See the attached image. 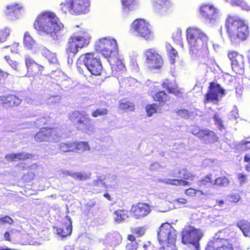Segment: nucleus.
I'll list each match as a JSON object with an SVG mask.
<instances>
[{"label":"nucleus","instance_id":"nucleus-48","mask_svg":"<svg viewBox=\"0 0 250 250\" xmlns=\"http://www.w3.org/2000/svg\"><path fill=\"white\" fill-rule=\"evenodd\" d=\"M10 35V29L8 28L5 27L0 30V41L1 42H5L7 37Z\"/></svg>","mask_w":250,"mask_h":250},{"label":"nucleus","instance_id":"nucleus-53","mask_svg":"<svg viewBox=\"0 0 250 250\" xmlns=\"http://www.w3.org/2000/svg\"><path fill=\"white\" fill-rule=\"evenodd\" d=\"M172 39L175 42H180L182 41V31L178 30L172 34Z\"/></svg>","mask_w":250,"mask_h":250},{"label":"nucleus","instance_id":"nucleus-34","mask_svg":"<svg viewBox=\"0 0 250 250\" xmlns=\"http://www.w3.org/2000/svg\"><path fill=\"white\" fill-rule=\"evenodd\" d=\"M114 219L118 223L122 222L128 218V212L125 209H118L114 211Z\"/></svg>","mask_w":250,"mask_h":250},{"label":"nucleus","instance_id":"nucleus-57","mask_svg":"<svg viewBox=\"0 0 250 250\" xmlns=\"http://www.w3.org/2000/svg\"><path fill=\"white\" fill-rule=\"evenodd\" d=\"M4 58L13 68L15 70L17 69L18 64L16 61L12 60L9 56H5Z\"/></svg>","mask_w":250,"mask_h":250},{"label":"nucleus","instance_id":"nucleus-33","mask_svg":"<svg viewBox=\"0 0 250 250\" xmlns=\"http://www.w3.org/2000/svg\"><path fill=\"white\" fill-rule=\"evenodd\" d=\"M166 48L169 57L170 63L174 64L175 62L176 58L178 56V52L168 42L166 43Z\"/></svg>","mask_w":250,"mask_h":250},{"label":"nucleus","instance_id":"nucleus-59","mask_svg":"<svg viewBox=\"0 0 250 250\" xmlns=\"http://www.w3.org/2000/svg\"><path fill=\"white\" fill-rule=\"evenodd\" d=\"M47 54H46L45 57L47 58L48 61L51 62H54L57 61V58L56 56L53 54L51 52L47 50Z\"/></svg>","mask_w":250,"mask_h":250},{"label":"nucleus","instance_id":"nucleus-30","mask_svg":"<svg viewBox=\"0 0 250 250\" xmlns=\"http://www.w3.org/2000/svg\"><path fill=\"white\" fill-rule=\"evenodd\" d=\"M108 61L110 62L113 71L120 72L124 70L125 68V65L121 61L117 58V56L116 58L113 59H108Z\"/></svg>","mask_w":250,"mask_h":250},{"label":"nucleus","instance_id":"nucleus-36","mask_svg":"<svg viewBox=\"0 0 250 250\" xmlns=\"http://www.w3.org/2000/svg\"><path fill=\"white\" fill-rule=\"evenodd\" d=\"M166 184L175 186H187L189 183L185 180L181 179H167L165 182Z\"/></svg>","mask_w":250,"mask_h":250},{"label":"nucleus","instance_id":"nucleus-7","mask_svg":"<svg viewBox=\"0 0 250 250\" xmlns=\"http://www.w3.org/2000/svg\"><path fill=\"white\" fill-rule=\"evenodd\" d=\"M61 6L65 13L68 11L75 15H81L88 12L90 2L89 0H65Z\"/></svg>","mask_w":250,"mask_h":250},{"label":"nucleus","instance_id":"nucleus-51","mask_svg":"<svg viewBox=\"0 0 250 250\" xmlns=\"http://www.w3.org/2000/svg\"><path fill=\"white\" fill-rule=\"evenodd\" d=\"M213 119L215 122V124L217 125L219 130H222L224 128V126L223 124V121L219 117L218 114H215L213 115Z\"/></svg>","mask_w":250,"mask_h":250},{"label":"nucleus","instance_id":"nucleus-28","mask_svg":"<svg viewBox=\"0 0 250 250\" xmlns=\"http://www.w3.org/2000/svg\"><path fill=\"white\" fill-rule=\"evenodd\" d=\"M73 147L74 152L78 153H82L90 149L88 142L85 141H74Z\"/></svg>","mask_w":250,"mask_h":250},{"label":"nucleus","instance_id":"nucleus-49","mask_svg":"<svg viewBox=\"0 0 250 250\" xmlns=\"http://www.w3.org/2000/svg\"><path fill=\"white\" fill-rule=\"evenodd\" d=\"M237 146L243 151L250 150V141L245 140H242L238 144Z\"/></svg>","mask_w":250,"mask_h":250},{"label":"nucleus","instance_id":"nucleus-10","mask_svg":"<svg viewBox=\"0 0 250 250\" xmlns=\"http://www.w3.org/2000/svg\"><path fill=\"white\" fill-rule=\"evenodd\" d=\"M61 135L58 129L55 127H42L34 136V140L37 142H47L57 143L59 141Z\"/></svg>","mask_w":250,"mask_h":250},{"label":"nucleus","instance_id":"nucleus-61","mask_svg":"<svg viewBox=\"0 0 250 250\" xmlns=\"http://www.w3.org/2000/svg\"><path fill=\"white\" fill-rule=\"evenodd\" d=\"M10 47L11 51L13 53H17L18 51V43H14L11 46H9Z\"/></svg>","mask_w":250,"mask_h":250},{"label":"nucleus","instance_id":"nucleus-11","mask_svg":"<svg viewBox=\"0 0 250 250\" xmlns=\"http://www.w3.org/2000/svg\"><path fill=\"white\" fill-rule=\"evenodd\" d=\"M89 42V39L85 35H73L68 40L66 51L67 54L75 56L78 52L79 49L87 46Z\"/></svg>","mask_w":250,"mask_h":250},{"label":"nucleus","instance_id":"nucleus-19","mask_svg":"<svg viewBox=\"0 0 250 250\" xmlns=\"http://www.w3.org/2000/svg\"><path fill=\"white\" fill-rule=\"evenodd\" d=\"M205 250H234V247L229 239L217 238L208 242Z\"/></svg>","mask_w":250,"mask_h":250},{"label":"nucleus","instance_id":"nucleus-62","mask_svg":"<svg viewBox=\"0 0 250 250\" xmlns=\"http://www.w3.org/2000/svg\"><path fill=\"white\" fill-rule=\"evenodd\" d=\"M176 202L180 205L186 204L188 203V200L184 198H180L176 200Z\"/></svg>","mask_w":250,"mask_h":250},{"label":"nucleus","instance_id":"nucleus-50","mask_svg":"<svg viewBox=\"0 0 250 250\" xmlns=\"http://www.w3.org/2000/svg\"><path fill=\"white\" fill-rule=\"evenodd\" d=\"M196 177V175L189 172L187 169L184 168L182 178L185 180L193 181Z\"/></svg>","mask_w":250,"mask_h":250},{"label":"nucleus","instance_id":"nucleus-55","mask_svg":"<svg viewBox=\"0 0 250 250\" xmlns=\"http://www.w3.org/2000/svg\"><path fill=\"white\" fill-rule=\"evenodd\" d=\"M237 177L241 185H243L247 182V175L244 174L242 173H240L237 174Z\"/></svg>","mask_w":250,"mask_h":250},{"label":"nucleus","instance_id":"nucleus-18","mask_svg":"<svg viewBox=\"0 0 250 250\" xmlns=\"http://www.w3.org/2000/svg\"><path fill=\"white\" fill-rule=\"evenodd\" d=\"M219 94L222 96L225 95L224 89L222 88L219 83L215 82H210L208 88V91L205 95L204 104L213 101H218Z\"/></svg>","mask_w":250,"mask_h":250},{"label":"nucleus","instance_id":"nucleus-23","mask_svg":"<svg viewBox=\"0 0 250 250\" xmlns=\"http://www.w3.org/2000/svg\"><path fill=\"white\" fill-rule=\"evenodd\" d=\"M152 3L156 12L161 15L168 13L171 7L169 0H153Z\"/></svg>","mask_w":250,"mask_h":250},{"label":"nucleus","instance_id":"nucleus-35","mask_svg":"<svg viewBox=\"0 0 250 250\" xmlns=\"http://www.w3.org/2000/svg\"><path fill=\"white\" fill-rule=\"evenodd\" d=\"M208 184L213 185L212 174L210 173L204 176L197 182L198 186L203 188H206Z\"/></svg>","mask_w":250,"mask_h":250},{"label":"nucleus","instance_id":"nucleus-52","mask_svg":"<svg viewBox=\"0 0 250 250\" xmlns=\"http://www.w3.org/2000/svg\"><path fill=\"white\" fill-rule=\"evenodd\" d=\"M13 223V219L9 216L5 215L2 217H0V226L5 224L12 225Z\"/></svg>","mask_w":250,"mask_h":250},{"label":"nucleus","instance_id":"nucleus-24","mask_svg":"<svg viewBox=\"0 0 250 250\" xmlns=\"http://www.w3.org/2000/svg\"><path fill=\"white\" fill-rule=\"evenodd\" d=\"M33 154L24 152L16 153H11L6 155L5 158L9 162L16 161L17 160L24 161L34 157Z\"/></svg>","mask_w":250,"mask_h":250},{"label":"nucleus","instance_id":"nucleus-60","mask_svg":"<svg viewBox=\"0 0 250 250\" xmlns=\"http://www.w3.org/2000/svg\"><path fill=\"white\" fill-rule=\"evenodd\" d=\"M230 201L236 203L240 200V196L237 194H232L229 196Z\"/></svg>","mask_w":250,"mask_h":250},{"label":"nucleus","instance_id":"nucleus-38","mask_svg":"<svg viewBox=\"0 0 250 250\" xmlns=\"http://www.w3.org/2000/svg\"><path fill=\"white\" fill-rule=\"evenodd\" d=\"M229 179L227 177L223 176L217 177L213 181V185L220 188H224L229 186Z\"/></svg>","mask_w":250,"mask_h":250},{"label":"nucleus","instance_id":"nucleus-45","mask_svg":"<svg viewBox=\"0 0 250 250\" xmlns=\"http://www.w3.org/2000/svg\"><path fill=\"white\" fill-rule=\"evenodd\" d=\"M157 105L156 104L153 103L151 104H147L146 107V110L147 113V116L148 117L151 116L153 114L157 112Z\"/></svg>","mask_w":250,"mask_h":250},{"label":"nucleus","instance_id":"nucleus-16","mask_svg":"<svg viewBox=\"0 0 250 250\" xmlns=\"http://www.w3.org/2000/svg\"><path fill=\"white\" fill-rule=\"evenodd\" d=\"M130 211L134 218L141 219L150 214L151 208L150 205L148 203L138 202L131 206Z\"/></svg>","mask_w":250,"mask_h":250},{"label":"nucleus","instance_id":"nucleus-63","mask_svg":"<svg viewBox=\"0 0 250 250\" xmlns=\"http://www.w3.org/2000/svg\"><path fill=\"white\" fill-rule=\"evenodd\" d=\"M100 184L104 185V183L103 182V180L101 179V178H99L96 180L93 181V186L95 187L99 186Z\"/></svg>","mask_w":250,"mask_h":250},{"label":"nucleus","instance_id":"nucleus-56","mask_svg":"<svg viewBox=\"0 0 250 250\" xmlns=\"http://www.w3.org/2000/svg\"><path fill=\"white\" fill-rule=\"evenodd\" d=\"M184 168H175L173 170L172 176L177 177L178 178H182Z\"/></svg>","mask_w":250,"mask_h":250},{"label":"nucleus","instance_id":"nucleus-58","mask_svg":"<svg viewBox=\"0 0 250 250\" xmlns=\"http://www.w3.org/2000/svg\"><path fill=\"white\" fill-rule=\"evenodd\" d=\"M244 162L245 163H248L249 164L245 165V168L247 171H250V155L247 154L245 155L244 157Z\"/></svg>","mask_w":250,"mask_h":250},{"label":"nucleus","instance_id":"nucleus-46","mask_svg":"<svg viewBox=\"0 0 250 250\" xmlns=\"http://www.w3.org/2000/svg\"><path fill=\"white\" fill-rule=\"evenodd\" d=\"M110 239L111 244L114 246L120 244L122 240V236L119 233H114L112 234Z\"/></svg>","mask_w":250,"mask_h":250},{"label":"nucleus","instance_id":"nucleus-54","mask_svg":"<svg viewBox=\"0 0 250 250\" xmlns=\"http://www.w3.org/2000/svg\"><path fill=\"white\" fill-rule=\"evenodd\" d=\"M176 113L184 118H188L189 114V111L185 109H179L176 111Z\"/></svg>","mask_w":250,"mask_h":250},{"label":"nucleus","instance_id":"nucleus-25","mask_svg":"<svg viewBox=\"0 0 250 250\" xmlns=\"http://www.w3.org/2000/svg\"><path fill=\"white\" fill-rule=\"evenodd\" d=\"M162 86L165 89L168 93H171L176 96L182 94V92L177 84H173L168 79H165L162 83Z\"/></svg>","mask_w":250,"mask_h":250},{"label":"nucleus","instance_id":"nucleus-41","mask_svg":"<svg viewBox=\"0 0 250 250\" xmlns=\"http://www.w3.org/2000/svg\"><path fill=\"white\" fill-rule=\"evenodd\" d=\"M130 231L137 237H141L145 234L146 228L145 226L133 227L130 228Z\"/></svg>","mask_w":250,"mask_h":250},{"label":"nucleus","instance_id":"nucleus-15","mask_svg":"<svg viewBox=\"0 0 250 250\" xmlns=\"http://www.w3.org/2000/svg\"><path fill=\"white\" fill-rule=\"evenodd\" d=\"M146 63L152 70L159 69L163 65V59L158 51L154 48L146 49L145 52Z\"/></svg>","mask_w":250,"mask_h":250},{"label":"nucleus","instance_id":"nucleus-26","mask_svg":"<svg viewBox=\"0 0 250 250\" xmlns=\"http://www.w3.org/2000/svg\"><path fill=\"white\" fill-rule=\"evenodd\" d=\"M153 100L158 103L160 106H163L170 100V96L164 91H158L152 95Z\"/></svg>","mask_w":250,"mask_h":250},{"label":"nucleus","instance_id":"nucleus-32","mask_svg":"<svg viewBox=\"0 0 250 250\" xmlns=\"http://www.w3.org/2000/svg\"><path fill=\"white\" fill-rule=\"evenodd\" d=\"M23 44L26 48L30 50L34 49L37 46L35 41L28 32H26L24 34Z\"/></svg>","mask_w":250,"mask_h":250},{"label":"nucleus","instance_id":"nucleus-29","mask_svg":"<svg viewBox=\"0 0 250 250\" xmlns=\"http://www.w3.org/2000/svg\"><path fill=\"white\" fill-rule=\"evenodd\" d=\"M74 141L62 142L58 145L59 150L61 153L74 152Z\"/></svg>","mask_w":250,"mask_h":250},{"label":"nucleus","instance_id":"nucleus-5","mask_svg":"<svg viewBox=\"0 0 250 250\" xmlns=\"http://www.w3.org/2000/svg\"><path fill=\"white\" fill-rule=\"evenodd\" d=\"M176 230L168 223H163L159 228L158 239L164 250H172L177 240Z\"/></svg>","mask_w":250,"mask_h":250},{"label":"nucleus","instance_id":"nucleus-43","mask_svg":"<svg viewBox=\"0 0 250 250\" xmlns=\"http://www.w3.org/2000/svg\"><path fill=\"white\" fill-rule=\"evenodd\" d=\"M184 193L186 196L190 198H194L198 193H200V194L202 195L204 194L202 190L196 189L192 188H189L188 189H186L185 190Z\"/></svg>","mask_w":250,"mask_h":250},{"label":"nucleus","instance_id":"nucleus-21","mask_svg":"<svg viewBox=\"0 0 250 250\" xmlns=\"http://www.w3.org/2000/svg\"><path fill=\"white\" fill-rule=\"evenodd\" d=\"M200 15L207 20H214L217 14L216 8L209 4H203L199 9Z\"/></svg>","mask_w":250,"mask_h":250},{"label":"nucleus","instance_id":"nucleus-20","mask_svg":"<svg viewBox=\"0 0 250 250\" xmlns=\"http://www.w3.org/2000/svg\"><path fill=\"white\" fill-rule=\"evenodd\" d=\"M72 231V221L70 217L66 215L62 222V227L56 229L57 234L62 237H66L70 235Z\"/></svg>","mask_w":250,"mask_h":250},{"label":"nucleus","instance_id":"nucleus-1","mask_svg":"<svg viewBox=\"0 0 250 250\" xmlns=\"http://www.w3.org/2000/svg\"><path fill=\"white\" fill-rule=\"evenodd\" d=\"M34 27L38 32L49 35L54 40H58L61 35L63 26L54 13L44 12L37 17Z\"/></svg>","mask_w":250,"mask_h":250},{"label":"nucleus","instance_id":"nucleus-9","mask_svg":"<svg viewBox=\"0 0 250 250\" xmlns=\"http://www.w3.org/2000/svg\"><path fill=\"white\" fill-rule=\"evenodd\" d=\"M131 29L136 35L146 40H151L153 33L149 23L143 19H136L130 25Z\"/></svg>","mask_w":250,"mask_h":250},{"label":"nucleus","instance_id":"nucleus-3","mask_svg":"<svg viewBox=\"0 0 250 250\" xmlns=\"http://www.w3.org/2000/svg\"><path fill=\"white\" fill-rule=\"evenodd\" d=\"M187 40L192 53H202L203 50H207L208 38L199 28L188 27L187 30Z\"/></svg>","mask_w":250,"mask_h":250},{"label":"nucleus","instance_id":"nucleus-13","mask_svg":"<svg viewBox=\"0 0 250 250\" xmlns=\"http://www.w3.org/2000/svg\"><path fill=\"white\" fill-rule=\"evenodd\" d=\"M228 57L231 61L233 71L238 75H242L245 71L246 60L245 56L239 52L231 50L228 52Z\"/></svg>","mask_w":250,"mask_h":250},{"label":"nucleus","instance_id":"nucleus-22","mask_svg":"<svg viewBox=\"0 0 250 250\" xmlns=\"http://www.w3.org/2000/svg\"><path fill=\"white\" fill-rule=\"evenodd\" d=\"M21 102V100L14 94L0 96V104L6 107L17 106Z\"/></svg>","mask_w":250,"mask_h":250},{"label":"nucleus","instance_id":"nucleus-31","mask_svg":"<svg viewBox=\"0 0 250 250\" xmlns=\"http://www.w3.org/2000/svg\"><path fill=\"white\" fill-rule=\"evenodd\" d=\"M122 9L123 12L128 13L133 10L134 7L136 5V0H122Z\"/></svg>","mask_w":250,"mask_h":250},{"label":"nucleus","instance_id":"nucleus-27","mask_svg":"<svg viewBox=\"0 0 250 250\" xmlns=\"http://www.w3.org/2000/svg\"><path fill=\"white\" fill-rule=\"evenodd\" d=\"M21 9V7L18 4L13 3L7 6L5 14L11 20H13L17 18Z\"/></svg>","mask_w":250,"mask_h":250},{"label":"nucleus","instance_id":"nucleus-17","mask_svg":"<svg viewBox=\"0 0 250 250\" xmlns=\"http://www.w3.org/2000/svg\"><path fill=\"white\" fill-rule=\"evenodd\" d=\"M24 62L27 69V74L29 77H35L41 75L44 70L43 66L38 63L28 55L25 56Z\"/></svg>","mask_w":250,"mask_h":250},{"label":"nucleus","instance_id":"nucleus-47","mask_svg":"<svg viewBox=\"0 0 250 250\" xmlns=\"http://www.w3.org/2000/svg\"><path fill=\"white\" fill-rule=\"evenodd\" d=\"M35 172L30 171L22 176V179L24 182L28 183L33 180L35 178Z\"/></svg>","mask_w":250,"mask_h":250},{"label":"nucleus","instance_id":"nucleus-8","mask_svg":"<svg viewBox=\"0 0 250 250\" xmlns=\"http://www.w3.org/2000/svg\"><path fill=\"white\" fill-rule=\"evenodd\" d=\"M83 64L91 74L100 76L103 72L101 58L95 52H88L82 56Z\"/></svg>","mask_w":250,"mask_h":250},{"label":"nucleus","instance_id":"nucleus-6","mask_svg":"<svg viewBox=\"0 0 250 250\" xmlns=\"http://www.w3.org/2000/svg\"><path fill=\"white\" fill-rule=\"evenodd\" d=\"M95 49L108 59L116 58L118 55L117 41L109 37H104L99 40L95 45Z\"/></svg>","mask_w":250,"mask_h":250},{"label":"nucleus","instance_id":"nucleus-39","mask_svg":"<svg viewBox=\"0 0 250 250\" xmlns=\"http://www.w3.org/2000/svg\"><path fill=\"white\" fill-rule=\"evenodd\" d=\"M119 108L123 110L133 111L134 109V104L126 99H122L119 103Z\"/></svg>","mask_w":250,"mask_h":250},{"label":"nucleus","instance_id":"nucleus-4","mask_svg":"<svg viewBox=\"0 0 250 250\" xmlns=\"http://www.w3.org/2000/svg\"><path fill=\"white\" fill-rule=\"evenodd\" d=\"M68 119L77 130L85 133L93 132L95 127L92 119L85 112L74 110L68 114Z\"/></svg>","mask_w":250,"mask_h":250},{"label":"nucleus","instance_id":"nucleus-44","mask_svg":"<svg viewBox=\"0 0 250 250\" xmlns=\"http://www.w3.org/2000/svg\"><path fill=\"white\" fill-rule=\"evenodd\" d=\"M108 113V110L106 108H97L91 112V116L94 118L99 116H105Z\"/></svg>","mask_w":250,"mask_h":250},{"label":"nucleus","instance_id":"nucleus-14","mask_svg":"<svg viewBox=\"0 0 250 250\" xmlns=\"http://www.w3.org/2000/svg\"><path fill=\"white\" fill-rule=\"evenodd\" d=\"M202 236L199 229L189 227L182 231V242L185 245H192L198 250L199 242Z\"/></svg>","mask_w":250,"mask_h":250},{"label":"nucleus","instance_id":"nucleus-40","mask_svg":"<svg viewBox=\"0 0 250 250\" xmlns=\"http://www.w3.org/2000/svg\"><path fill=\"white\" fill-rule=\"evenodd\" d=\"M91 174L85 172H74L73 179L76 180L85 181L90 178Z\"/></svg>","mask_w":250,"mask_h":250},{"label":"nucleus","instance_id":"nucleus-2","mask_svg":"<svg viewBox=\"0 0 250 250\" xmlns=\"http://www.w3.org/2000/svg\"><path fill=\"white\" fill-rule=\"evenodd\" d=\"M226 33L233 43L247 40L250 35V29L245 21L235 16H229L225 21Z\"/></svg>","mask_w":250,"mask_h":250},{"label":"nucleus","instance_id":"nucleus-42","mask_svg":"<svg viewBox=\"0 0 250 250\" xmlns=\"http://www.w3.org/2000/svg\"><path fill=\"white\" fill-rule=\"evenodd\" d=\"M232 5H238L241 7L243 10L246 11L250 10V6L245 1L242 0H230L229 1Z\"/></svg>","mask_w":250,"mask_h":250},{"label":"nucleus","instance_id":"nucleus-37","mask_svg":"<svg viewBox=\"0 0 250 250\" xmlns=\"http://www.w3.org/2000/svg\"><path fill=\"white\" fill-rule=\"evenodd\" d=\"M237 226L242 231L245 236L250 234V223L245 220H241L237 224Z\"/></svg>","mask_w":250,"mask_h":250},{"label":"nucleus","instance_id":"nucleus-12","mask_svg":"<svg viewBox=\"0 0 250 250\" xmlns=\"http://www.w3.org/2000/svg\"><path fill=\"white\" fill-rule=\"evenodd\" d=\"M190 132L206 145L212 144L218 141V137L213 131L202 129L197 125L193 126Z\"/></svg>","mask_w":250,"mask_h":250},{"label":"nucleus","instance_id":"nucleus-64","mask_svg":"<svg viewBox=\"0 0 250 250\" xmlns=\"http://www.w3.org/2000/svg\"><path fill=\"white\" fill-rule=\"evenodd\" d=\"M136 237H137L134 234L132 233L127 235V239L128 240L133 242L136 241Z\"/></svg>","mask_w":250,"mask_h":250}]
</instances>
